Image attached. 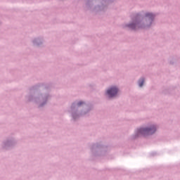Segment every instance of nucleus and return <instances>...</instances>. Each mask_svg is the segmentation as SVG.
Returning a JSON list of instances; mask_svg holds the SVG:
<instances>
[{
    "label": "nucleus",
    "mask_w": 180,
    "mask_h": 180,
    "mask_svg": "<svg viewBox=\"0 0 180 180\" xmlns=\"http://www.w3.org/2000/svg\"><path fill=\"white\" fill-rule=\"evenodd\" d=\"M146 18H148V19H150V20H153L154 19V15L153 13H148L146 14Z\"/></svg>",
    "instance_id": "nucleus-3"
},
{
    "label": "nucleus",
    "mask_w": 180,
    "mask_h": 180,
    "mask_svg": "<svg viewBox=\"0 0 180 180\" xmlns=\"http://www.w3.org/2000/svg\"><path fill=\"white\" fill-rule=\"evenodd\" d=\"M143 84H144V79H141L139 82V86H143Z\"/></svg>",
    "instance_id": "nucleus-4"
},
{
    "label": "nucleus",
    "mask_w": 180,
    "mask_h": 180,
    "mask_svg": "<svg viewBox=\"0 0 180 180\" xmlns=\"http://www.w3.org/2000/svg\"><path fill=\"white\" fill-rule=\"evenodd\" d=\"M155 127L153 126L150 128H141L139 129L138 132L143 136H150L155 133Z\"/></svg>",
    "instance_id": "nucleus-1"
},
{
    "label": "nucleus",
    "mask_w": 180,
    "mask_h": 180,
    "mask_svg": "<svg viewBox=\"0 0 180 180\" xmlns=\"http://www.w3.org/2000/svg\"><path fill=\"white\" fill-rule=\"evenodd\" d=\"M130 27H131L132 29H136V26H137L136 25L132 24L129 25Z\"/></svg>",
    "instance_id": "nucleus-5"
},
{
    "label": "nucleus",
    "mask_w": 180,
    "mask_h": 180,
    "mask_svg": "<svg viewBox=\"0 0 180 180\" xmlns=\"http://www.w3.org/2000/svg\"><path fill=\"white\" fill-rule=\"evenodd\" d=\"M117 92H119L117 88L111 87L110 89L107 91V95H108L109 98H113V96H116Z\"/></svg>",
    "instance_id": "nucleus-2"
},
{
    "label": "nucleus",
    "mask_w": 180,
    "mask_h": 180,
    "mask_svg": "<svg viewBox=\"0 0 180 180\" xmlns=\"http://www.w3.org/2000/svg\"><path fill=\"white\" fill-rule=\"evenodd\" d=\"M78 106H81V105H84V102L80 101L77 103Z\"/></svg>",
    "instance_id": "nucleus-6"
}]
</instances>
